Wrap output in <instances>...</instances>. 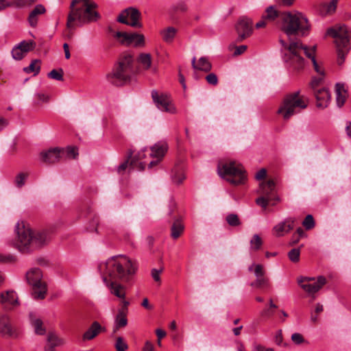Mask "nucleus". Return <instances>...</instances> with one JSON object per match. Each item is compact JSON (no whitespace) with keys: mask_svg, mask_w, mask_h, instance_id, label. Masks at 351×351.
<instances>
[{"mask_svg":"<svg viewBox=\"0 0 351 351\" xmlns=\"http://www.w3.org/2000/svg\"><path fill=\"white\" fill-rule=\"evenodd\" d=\"M283 61L288 66L295 71H301L304 68L305 60L303 56L311 60L315 71L324 76V70L319 65L315 59L316 46L308 47L302 44L301 40L291 41L289 44L280 39Z\"/></svg>","mask_w":351,"mask_h":351,"instance_id":"obj_1","label":"nucleus"},{"mask_svg":"<svg viewBox=\"0 0 351 351\" xmlns=\"http://www.w3.org/2000/svg\"><path fill=\"white\" fill-rule=\"evenodd\" d=\"M98 268L100 272L107 274L110 280L128 282L135 274L138 265L136 261L126 256L118 255L99 264Z\"/></svg>","mask_w":351,"mask_h":351,"instance_id":"obj_2","label":"nucleus"},{"mask_svg":"<svg viewBox=\"0 0 351 351\" xmlns=\"http://www.w3.org/2000/svg\"><path fill=\"white\" fill-rule=\"evenodd\" d=\"M97 8V3L90 0H73L70 5L66 27L74 29L77 26L97 21L100 15L94 10Z\"/></svg>","mask_w":351,"mask_h":351,"instance_id":"obj_3","label":"nucleus"},{"mask_svg":"<svg viewBox=\"0 0 351 351\" xmlns=\"http://www.w3.org/2000/svg\"><path fill=\"white\" fill-rule=\"evenodd\" d=\"M17 247L23 253H27L39 249L49 241L46 231L32 230L25 226H17Z\"/></svg>","mask_w":351,"mask_h":351,"instance_id":"obj_4","label":"nucleus"},{"mask_svg":"<svg viewBox=\"0 0 351 351\" xmlns=\"http://www.w3.org/2000/svg\"><path fill=\"white\" fill-rule=\"evenodd\" d=\"M280 20L281 30L289 38V44L291 41L296 40H291V36H304L308 32L310 25L308 19L301 12H282ZM286 43L288 45L287 43Z\"/></svg>","mask_w":351,"mask_h":351,"instance_id":"obj_5","label":"nucleus"},{"mask_svg":"<svg viewBox=\"0 0 351 351\" xmlns=\"http://www.w3.org/2000/svg\"><path fill=\"white\" fill-rule=\"evenodd\" d=\"M136 72L134 57L129 53H124L119 58L112 71L107 74V79L115 86H123L130 82Z\"/></svg>","mask_w":351,"mask_h":351,"instance_id":"obj_6","label":"nucleus"},{"mask_svg":"<svg viewBox=\"0 0 351 351\" xmlns=\"http://www.w3.org/2000/svg\"><path fill=\"white\" fill-rule=\"evenodd\" d=\"M326 36L335 38L337 63L342 65L350 49L351 30L345 25H336L327 29Z\"/></svg>","mask_w":351,"mask_h":351,"instance_id":"obj_7","label":"nucleus"},{"mask_svg":"<svg viewBox=\"0 0 351 351\" xmlns=\"http://www.w3.org/2000/svg\"><path fill=\"white\" fill-rule=\"evenodd\" d=\"M308 99L300 95V91H296L287 95L277 113L280 114L284 119L288 120L295 114L299 113L301 110L306 108Z\"/></svg>","mask_w":351,"mask_h":351,"instance_id":"obj_8","label":"nucleus"},{"mask_svg":"<svg viewBox=\"0 0 351 351\" xmlns=\"http://www.w3.org/2000/svg\"><path fill=\"white\" fill-rule=\"evenodd\" d=\"M219 176L232 185H239L246 180L245 171L241 164L234 161L221 162L217 167Z\"/></svg>","mask_w":351,"mask_h":351,"instance_id":"obj_9","label":"nucleus"},{"mask_svg":"<svg viewBox=\"0 0 351 351\" xmlns=\"http://www.w3.org/2000/svg\"><path fill=\"white\" fill-rule=\"evenodd\" d=\"M43 274L39 268H32L26 273V280L32 287V296L34 299H44L47 293L46 283L42 281Z\"/></svg>","mask_w":351,"mask_h":351,"instance_id":"obj_10","label":"nucleus"},{"mask_svg":"<svg viewBox=\"0 0 351 351\" xmlns=\"http://www.w3.org/2000/svg\"><path fill=\"white\" fill-rule=\"evenodd\" d=\"M114 36L123 45L129 46L132 45L134 47H143L145 45V38L143 34L117 32L114 33Z\"/></svg>","mask_w":351,"mask_h":351,"instance_id":"obj_11","label":"nucleus"},{"mask_svg":"<svg viewBox=\"0 0 351 351\" xmlns=\"http://www.w3.org/2000/svg\"><path fill=\"white\" fill-rule=\"evenodd\" d=\"M298 282L304 291L309 294H314L326 284V279L323 276H318L316 281L314 278L301 277Z\"/></svg>","mask_w":351,"mask_h":351,"instance_id":"obj_12","label":"nucleus"},{"mask_svg":"<svg viewBox=\"0 0 351 351\" xmlns=\"http://www.w3.org/2000/svg\"><path fill=\"white\" fill-rule=\"evenodd\" d=\"M152 99L156 107L161 111L170 114L176 113V108L169 96L165 94H158L157 91L152 92Z\"/></svg>","mask_w":351,"mask_h":351,"instance_id":"obj_13","label":"nucleus"},{"mask_svg":"<svg viewBox=\"0 0 351 351\" xmlns=\"http://www.w3.org/2000/svg\"><path fill=\"white\" fill-rule=\"evenodd\" d=\"M140 18L141 13L137 9L129 8L119 15L117 21L121 23L140 28L142 27V24L139 22Z\"/></svg>","mask_w":351,"mask_h":351,"instance_id":"obj_14","label":"nucleus"},{"mask_svg":"<svg viewBox=\"0 0 351 351\" xmlns=\"http://www.w3.org/2000/svg\"><path fill=\"white\" fill-rule=\"evenodd\" d=\"M235 28L238 34L237 41L241 42L252 34V21L247 17L242 16L239 19Z\"/></svg>","mask_w":351,"mask_h":351,"instance_id":"obj_15","label":"nucleus"},{"mask_svg":"<svg viewBox=\"0 0 351 351\" xmlns=\"http://www.w3.org/2000/svg\"><path fill=\"white\" fill-rule=\"evenodd\" d=\"M258 193L261 195L274 200V202L271 203V205H274L276 202L280 201V198L276 194V184L273 180L261 182Z\"/></svg>","mask_w":351,"mask_h":351,"instance_id":"obj_16","label":"nucleus"},{"mask_svg":"<svg viewBox=\"0 0 351 351\" xmlns=\"http://www.w3.org/2000/svg\"><path fill=\"white\" fill-rule=\"evenodd\" d=\"M168 145L166 142H158L151 147L149 156L152 158H156L150 161L147 165L149 168L156 165L163 158L165 153L167 152Z\"/></svg>","mask_w":351,"mask_h":351,"instance_id":"obj_17","label":"nucleus"},{"mask_svg":"<svg viewBox=\"0 0 351 351\" xmlns=\"http://www.w3.org/2000/svg\"><path fill=\"white\" fill-rule=\"evenodd\" d=\"M64 149L54 147L40 153L42 161L47 164H54L63 158Z\"/></svg>","mask_w":351,"mask_h":351,"instance_id":"obj_18","label":"nucleus"},{"mask_svg":"<svg viewBox=\"0 0 351 351\" xmlns=\"http://www.w3.org/2000/svg\"><path fill=\"white\" fill-rule=\"evenodd\" d=\"M0 299L3 308L7 310H10L14 306L19 305L18 297L16 293L14 291H7L1 293Z\"/></svg>","mask_w":351,"mask_h":351,"instance_id":"obj_19","label":"nucleus"},{"mask_svg":"<svg viewBox=\"0 0 351 351\" xmlns=\"http://www.w3.org/2000/svg\"><path fill=\"white\" fill-rule=\"evenodd\" d=\"M15 332L10 317L6 315H0V335L3 337H11Z\"/></svg>","mask_w":351,"mask_h":351,"instance_id":"obj_20","label":"nucleus"},{"mask_svg":"<svg viewBox=\"0 0 351 351\" xmlns=\"http://www.w3.org/2000/svg\"><path fill=\"white\" fill-rule=\"evenodd\" d=\"M294 228V219L289 218L276 224L273 228V233L276 237H280L288 233Z\"/></svg>","mask_w":351,"mask_h":351,"instance_id":"obj_21","label":"nucleus"},{"mask_svg":"<svg viewBox=\"0 0 351 351\" xmlns=\"http://www.w3.org/2000/svg\"><path fill=\"white\" fill-rule=\"evenodd\" d=\"M104 281L109 287L110 293L119 298V299H124L125 297V288L123 285L117 282L116 281H111L108 280L107 277H104Z\"/></svg>","mask_w":351,"mask_h":351,"instance_id":"obj_22","label":"nucleus"},{"mask_svg":"<svg viewBox=\"0 0 351 351\" xmlns=\"http://www.w3.org/2000/svg\"><path fill=\"white\" fill-rule=\"evenodd\" d=\"M105 328H103L101 324L95 321L93 322L89 328L83 334L82 338L84 341H90L97 336L101 332H104Z\"/></svg>","mask_w":351,"mask_h":351,"instance_id":"obj_23","label":"nucleus"},{"mask_svg":"<svg viewBox=\"0 0 351 351\" xmlns=\"http://www.w3.org/2000/svg\"><path fill=\"white\" fill-rule=\"evenodd\" d=\"M317 99V106L318 108L327 107L330 99V95L326 88H322L314 91Z\"/></svg>","mask_w":351,"mask_h":351,"instance_id":"obj_24","label":"nucleus"},{"mask_svg":"<svg viewBox=\"0 0 351 351\" xmlns=\"http://www.w3.org/2000/svg\"><path fill=\"white\" fill-rule=\"evenodd\" d=\"M146 151L147 148L142 149L131 160L130 165L132 169H138L140 171H142L145 169L147 162L141 160L145 158V152Z\"/></svg>","mask_w":351,"mask_h":351,"instance_id":"obj_25","label":"nucleus"},{"mask_svg":"<svg viewBox=\"0 0 351 351\" xmlns=\"http://www.w3.org/2000/svg\"><path fill=\"white\" fill-rule=\"evenodd\" d=\"M191 64L195 70L209 72L212 69L211 63L205 57L200 58L198 61H196V58L194 57L192 59Z\"/></svg>","mask_w":351,"mask_h":351,"instance_id":"obj_26","label":"nucleus"},{"mask_svg":"<svg viewBox=\"0 0 351 351\" xmlns=\"http://www.w3.org/2000/svg\"><path fill=\"white\" fill-rule=\"evenodd\" d=\"M184 179V166L180 163H178L171 171L172 182L176 184H180Z\"/></svg>","mask_w":351,"mask_h":351,"instance_id":"obj_27","label":"nucleus"},{"mask_svg":"<svg viewBox=\"0 0 351 351\" xmlns=\"http://www.w3.org/2000/svg\"><path fill=\"white\" fill-rule=\"evenodd\" d=\"M29 317L31 325L34 328L35 333L39 335H44L46 332V329L43 326V321L37 317L34 313H30Z\"/></svg>","mask_w":351,"mask_h":351,"instance_id":"obj_28","label":"nucleus"},{"mask_svg":"<svg viewBox=\"0 0 351 351\" xmlns=\"http://www.w3.org/2000/svg\"><path fill=\"white\" fill-rule=\"evenodd\" d=\"M45 12L46 9L43 5H36L29 14L28 22L29 25L33 27H36L38 23V16L44 14Z\"/></svg>","mask_w":351,"mask_h":351,"instance_id":"obj_29","label":"nucleus"},{"mask_svg":"<svg viewBox=\"0 0 351 351\" xmlns=\"http://www.w3.org/2000/svg\"><path fill=\"white\" fill-rule=\"evenodd\" d=\"M335 92L337 104L339 107H341L344 104L347 97V90L345 88L344 84L337 83L335 85Z\"/></svg>","mask_w":351,"mask_h":351,"instance_id":"obj_30","label":"nucleus"},{"mask_svg":"<svg viewBox=\"0 0 351 351\" xmlns=\"http://www.w3.org/2000/svg\"><path fill=\"white\" fill-rule=\"evenodd\" d=\"M128 313H122L118 311L114 320V325L113 328V333L117 332V331L121 328H124L128 324V319H127Z\"/></svg>","mask_w":351,"mask_h":351,"instance_id":"obj_31","label":"nucleus"},{"mask_svg":"<svg viewBox=\"0 0 351 351\" xmlns=\"http://www.w3.org/2000/svg\"><path fill=\"white\" fill-rule=\"evenodd\" d=\"M184 229V226L180 219H176L171 227V236L173 239L180 237Z\"/></svg>","mask_w":351,"mask_h":351,"instance_id":"obj_32","label":"nucleus"},{"mask_svg":"<svg viewBox=\"0 0 351 351\" xmlns=\"http://www.w3.org/2000/svg\"><path fill=\"white\" fill-rule=\"evenodd\" d=\"M176 33H177V29L173 27H169L163 29L160 32L163 40L167 43H170L173 42Z\"/></svg>","mask_w":351,"mask_h":351,"instance_id":"obj_33","label":"nucleus"},{"mask_svg":"<svg viewBox=\"0 0 351 351\" xmlns=\"http://www.w3.org/2000/svg\"><path fill=\"white\" fill-rule=\"evenodd\" d=\"M138 62L143 69L148 70L152 66V56L149 53H142L138 58Z\"/></svg>","mask_w":351,"mask_h":351,"instance_id":"obj_34","label":"nucleus"},{"mask_svg":"<svg viewBox=\"0 0 351 351\" xmlns=\"http://www.w3.org/2000/svg\"><path fill=\"white\" fill-rule=\"evenodd\" d=\"M40 69V61L39 60H33L30 64L25 67L23 71L27 73H34V75L38 74Z\"/></svg>","mask_w":351,"mask_h":351,"instance_id":"obj_35","label":"nucleus"},{"mask_svg":"<svg viewBox=\"0 0 351 351\" xmlns=\"http://www.w3.org/2000/svg\"><path fill=\"white\" fill-rule=\"evenodd\" d=\"M280 14L281 13H279L273 5H271L267 8L265 14L263 16L266 20L274 21L278 17L280 19Z\"/></svg>","mask_w":351,"mask_h":351,"instance_id":"obj_36","label":"nucleus"},{"mask_svg":"<svg viewBox=\"0 0 351 351\" xmlns=\"http://www.w3.org/2000/svg\"><path fill=\"white\" fill-rule=\"evenodd\" d=\"M250 243L251 250L257 251L261 249L263 245V240L258 234H255L251 239Z\"/></svg>","mask_w":351,"mask_h":351,"instance_id":"obj_37","label":"nucleus"},{"mask_svg":"<svg viewBox=\"0 0 351 351\" xmlns=\"http://www.w3.org/2000/svg\"><path fill=\"white\" fill-rule=\"evenodd\" d=\"M35 2V0H12L9 3V7L14 6L16 8H24L27 5H29Z\"/></svg>","mask_w":351,"mask_h":351,"instance_id":"obj_38","label":"nucleus"},{"mask_svg":"<svg viewBox=\"0 0 351 351\" xmlns=\"http://www.w3.org/2000/svg\"><path fill=\"white\" fill-rule=\"evenodd\" d=\"M250 285L256 288L267 287L269 285V279L265 276L256 278V280L251 282Z\"/></svg>","mask_w":351,"mask_h":351,"instance_id":"obj_39","label":"nucleus"},{"mask_svg":"<svg viewBox=\"0 0 351 351\" xmlns=\"http://www.w3.org/2000/svg\"><path fill=\"white\" fill-rule=\"evenodd\" d=\"M63 71L62 69L59 70L53 69L48 74L47 76L51 78L58 81L63 80Z\"/></svg>","mask_w":351,"mask_h":351,"instance_id":"obj_40","label":"nucleus"},{"mask_svg":"<svg viewBox=\"0 0 351 351\" xmlns=\"http://www.w3.org/2000/svg\"><path fill=\"white\" fill-rule=\"evenodd\" d=\"M133 154V152L130 150L128 152V159L124 161L123 163H121L118 167H117V173L120 175L123 174L125 171L128 168L129 166V160L132 158V156Z\"/></svg>","mask_w":351,"mask_h":351,"instance_id":"obj_41","label":"nucleus"},{"mask_svg":"<svg viewBox=\"0 0 351 351\" xmlns=\"http://www.w3.org/2000/svg\"><path fill=\"white\" fill-rule=\"evenodd\" d=\"M300 250L299 248H293L288 253L289 260L293 263H298L300 261Z\"/></svg>","mask_w":351,"mask_h":351,"instance_id":"obj_42","label":"nucleus"},{"mask_svg":"<svg viewBox=\"0 0 351 351\" xmlns=\"http://www.w3.org/2000/svg\"><path fill=\"white\" fill-rule=\"evenodd\" d=\"M273 202H274V200L269 199L261 195V197L256 199V203L264 209H265L270 203L271 204Z\"/></svg>","mask_w":351,"mask_h":351,"instance_id":"obj_43","label":"nucleus"},{"mask_svg":"<svg viewBox=\"0 0 351 351\" xmlns=\"http://www.w3.org/2000/svg\"><path fill=\"white\" fill-rule=\"evenodd\" d=\"M227 223L231 226H238L241 224L239 217L236 214H230L226 217Z\"/></svg>","mask_w":351,"mask_h":351,"instance_id":"obj_44","label":"nucleus"},{"mask_svg":"<svg viewBox=\"0 0 351 351\" xmlns=\"http://www.w3.org/2000/svg\"><path fill=\"white\" fill-rule=\"evenodd\" d=\"M114 347L117 351H126L128 348V344L121 337L117 338Z\"/></svg>","mask_w":351,"mask_h":351,"instance_id":"obj_45","label":"nucleus"},{"mask_svg":"<svg viewBox=\"0 0 351 351\" xmlns=\"http://www.w3.org/2000/svg\"><path fill=\"white\" fill-rule=\"evenodd\" d=\"M28 175L25 173H19L15 178V184L18 188H21L25 182V180L27 178Z\"/></svg>","mask_w":351,"mask_h":351,"instance_id":"obj_46","label":"nucleus"},{"mask_svg":"<svg viewBox=\"0 0 351 351\" xmlns=\"http://www.w3.org/2000/svg\"><path fill=\"white\" fill-rule=\"evenodd\" d=\"M35 43L33 41H22L19 45L18 47L23 49V51L25 53L34 47Z\"/></svg>","mask_w":351,"mask_h":351,"instance_id":"obj_47","label":"nucleus"},{"mask_svg":"<svg viewBox=\"0 0 351 351\" xmlns=\"http://www.w3.org/2000/svg\"><path fill=\"white\" fill-rule=\"evenodd\" d=\"M302 225L306 230H311L315 226V221L311 215H308L304 221H302Z\"/></svg>","mask_w":351,"mask_h":351,"instance_id":"obj_48","label":"nucleus"},{"mask_svg":"<svg viewBox=\"0 0 351 351\" xmlns=\"http://www.w3.org/2000/svg\"><path fill=\"white\" fill-rule=\"evenodd\" d=\"M47 341L53 345L55 347L61 346L64 343V340L58 338L53 334H49L48 335Z\"/></svg>","mask_w":351,"mask_h":351,"instance_id":"obj_49","label":"nucleus"},{"mask_svg":"<svg viewBox=\"0 0 351 351\" xmlns=\"http://www.w3.org/2000/svg\"><path fill=\"white\" fill-rule=\"evenodd\" d=\"M25 53L23 51V49L18 47V45L15 46L12 50V56L14 60H20L24 56Z\"/></svg>","mask_w":351,"mask_h":351,"instance_id":"obj_50","label":"nucleus"},{"mask_svg":"<svg viewBox=\"0 0 351 351\" xmlns=\"http://www.w3.org/2000/svg\"><path fill=\"white\" fill-rule=\"evenodd\" d=\"M64 155L67 158H75L78 156L77 149L75 147H68L66 149H64Z\"/></svg>","mask_w":351,"mask_h":351,"instance_id":"obj_51","label":"nucleus"},{"mask_svg":"<svg viewBox=\"0 0 351 351\" xmlns=\"http://www.w3.org/2000/svg\"><path fill=\"white\" fill-rule=\"evenodd\" d=\"M338 1L339 0H331L328 3H326L324 5L326 14H331L336 10Z\"/></svg>","mask_w":351,"mask_h":351,"instance_id":"obj_52","label":"nucleus"},{"mask_svg":"<svg viewBox=\"0 0 351 351\" xmlns=\"http://www.w3.org/2000/svg\"><path fill=\"white\" fill-rule=\"evenodd\" d=\"M206 82L213 86H216L218 84V77L214 73H210L206 76Z\"/></svg>","mask_w":351,"mask_h":351,"instance_id":"obj_53","label":"nucleus"},{"mask_svg":"<svg viewBox=\"0 0 351 351\" xmlns=\"http://www.w3.org/2000/svg\"><path fill=\"white\" fill-rule=\"evenodd\" d=\"M254 272L256 278L265 277V271L262 265H256Z\"/></svg>","mask_w":351,"mask_h":351,"instance_id":"obj_54","label":"nucleus"},{"mask_svg":"<svg viewBox=\"0 0 351 351\" xmlns=\"http://www.w3.org/2000/svg\"><path fill=\"white\" fill-rule=\"evenodd\" d=\"M275 343L278 346H285L286 343H283L282 332V330H278L275 335Z\"/></svg>","mask_w":351,"mask_h":351,"instance_id":"obj_55","label":"nucleus"},{"mask_svg":"<svg viewBox=\"0 0 351 351\" xmlns=\"http://www.w3.org/2000/svg\"><path fill=\"white\" fill-rule=\"evenodd\" d=\"M324 76L318 77H313L310 83L311 88L315 90V88L321 84V82L323 81Z\"/></svg>","mask_w":351,"mask_h":351,"instance_id":"obj_56","label":"nucleus"},{"mask_svg":"<svg viewBox=\"0 0 351 351\" xmlns=\"http://www.w3.org/2000/svg\"><path fill=\"white\" fill-rule=\"evenodd\" d=\"M162 269H152V271H151V275H152V277L153 278V279L156 281V282H160V274L162 273Z\"/></svg>","mask_w":351,"mask_h":351,"instance_id":"obj_57","label":"nucleus"},{"mask_svg":"<svg viewBox=\"0 0 351 351\" xmlns=\"http://www.w3.org/2000/svg\"><path fill=\"white\" fill-rule=\"evenodd\" d=\"M291 340L296 344H301L304 341L302 335L298 332L293 333L291 335Z\"/></svg>","mask_w":351,"mask_h":351,"instance_id":"obj_58","label":"nucleus"},{"mask_svg":"<svg viewBox=\"0 0 351 351\" xmlns=\"http://www.w3.org/2000/svg\"><path fill=\"white\" fill-rule=\"evenodd\" d=\"M121 306L119 308L118 311L128 313V306L130 302L124 299H121Z\"/></svg>","mask_w":351,"mask_h":351,"instance_id":"obj_59","label":"nucleus"},{"mask_svg":"<svg viewBox=\"0 0 351 351\" xmlns=\"http://www.w3.org/2000/svg\"><path fill=\"white\" fill-rule=\"evenodd\" d=\"M247 49L246 45H240L239 47H235V51L234 52V56H239L243 53Z\"/></svg>","mask_w":351,"mask_h":351,"instance_id":"obj_60","label":"nucleus"},{"mask_svg":"<svg viewBox=\"0 0 351 351\" xmlns=\"http://www.w3.org/2000/svg\"><path fill=\"white\" fill-rule=\"evenodd\" d=\"M266 175H267V171L265 169L263 168L256 173L255 178L257 180H261L264 179L265 178Z\"/></svg>","mask_w":351,"mask_h":351,"instance_id":"obj_61","label":"nucleus"},{"mask_svg":"<svg viewBox=\"0 0 351 351\" xmlns=\"http://www.w3.org/2000/svg\"><path fill=\"white\" fill-rule=\"evenodd\" d=\"M255 351H274L271 348H265V346L258 344L254 346Z\"/></svg>","mask_w":351,"mask_h":351,"instance_id":"obj_62","label":"nucleus"},{"mask_svg":"<svg viewBox=\"0 0 351 351\" xmlns=\"http://www.w3.org/2000/svg\"><path fill=\"white\" fill-rule=\"evenodd\" d=\"M154 347L152 343L149 341H147L145 343V346L143 348V351H154Z\"/></svg>","mask_w":351,"mask_h":351,"instance_id":"obj_63","label":"nucleus"},{"mask_svg":"<svg viewBox=\"0 0 351 351\" xmlns=\"http://www.w3.org/2000/svg\"><path fill=\"white\" fill-rule=\"evenodd\" d=\"M273 315V312L269 308H265L263 309L261 313V315L262 317H270Z\"/></svg>","mask_w":351,"mask_h":351,"instance_id":"obj_64","label":"nucleus"}]
</instances>
